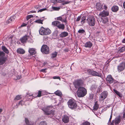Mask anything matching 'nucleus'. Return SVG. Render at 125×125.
I'll list each match as a JSON object with an SVG mask.
<instances>
[{"label": "nucleus", "instance_id": "1", "mask_svg": "<svg viewBox=\"0 0 125 125\" xmlns=\"http://www.w3.org/2000/svg\"><path fill=\"white\" fill-rule=\"evenodd\" d=\"M86 90L82 87H79L77 91V95L79 97H82L85 96L87 94Z\"/></svg>", "mask_w": 125, "mask_h": 125}, {"label": "nucleus", "instance_id": "2", "mask_svg": "<svg viewBox=\"0 0 125 125\" xmlns=\"http://www.w3.org/2000/svg\"><path fill=\"white\" fill-rule=\"evenodd\" d=\"M52 107L50 106H48L43 108L42 110L44 112V114L47 115H49L51 114L53 115L54 111L52 110Z\"/></svg>", "mask_w": 125, "mask_h": 125}, {"label": "nucleus", "instance_id": "3", "mask_svg": "<svg viewBox=\"0 0 125 125\" xmlns=\"http://www.w3.org/2000/svg\"><path fill=\"white\" fill-rule=\"evenodd\" d=\"M68 104L69 107L72 109H75L77 107L76 102L73 99H70L68 101Z\"/></svg>", "mask_w": 125, "mask_h": 125}, {"label": "nucleus", "instance_id": "4", "mask_svg": "<svg viewBox=\"0 0 125 125\" xmlns=\"http://www.w3.org/2000/svg\"><path fill=\"white\" fill-rule=\"evenodd\" d=\"M52 25L56 26L59 29L63 30L65 28L64 25L62 24H61L60 22L56 21L53 22L52 23Z\"/></svg>", "mask_w": 125, "mask_h": 125}, {"label": "nucleus", "instance_id": "5", "mask_svg": "<svg viewBox=\"0 0 125 125\" xmlns=\"http://www.w3.org/2000/svg\"><path fill=\"white\" fill-rule=\"evenodd\" d=\"M88 25L90 26H94L95 23V19L94 17L91 16L89 17L87 19Z\"/></svg>", "mask_w": 125, "mask_h": 125}, {"label": "nucleus", "instance_id": "6", "mask_svg": "<svg viewBox=\"0 0 125 125\" xmlns=\"http://www.w3.org/2000/svg\"><path fill=\"white\" fill-rule=\"evenodd\" d=\"M87 72L89 74L91 75L94 76H97L101 77L102 76V74L99 72H97L93 70L89 69L87 70Z\"/></svg>", "mask_w": 125, "mask_h": 125}, {"label": "nucleus", "instance_id": "7", "mask_svg": "<svg viewBox=\"0 0 125 125\" xmlns=\"http://www.w3.org/2000/svg\"><path fill=\"white\" fill-rule=\"evenodd\" d=\"M5 54L4 52H0V65L4 64L7 60Z\"/></svg>", "mask_w": 125, "mask_h": 125}, {"label": "nucleus", "instance_id": "8", "mask_svg": "<svg viewBox=\"0 0 125 125\" xmlns=\"http://www.w3.org/2000/svg\"><path fill=\"white\" fill-rule=\"evenodd\" d=\"M41 51L42 53L45 54H48L49 52V48L46 45H43L42 46Z\"/></svg>", "mask_w": 125, "mask_h": 125}, {"label": "nucleus", "instance_id": "9", "mask_svg": "<svg viewBox=\"0 0 125 125\" xmlns=\"http://www.w3.org/2000/svg\"><path fill=\"white\" fill-rule=\"evenodd\" d=\"M75 87L77 88L83 84V81L81 80H78L75 81L73 83Z\"/></svg>", "mask_w": 125, "mask_h": 125}, {"label": "nucleus", "instance_id": "10", "mask_svg": "<svg viewBox=\"0 0 125 125\" xmlns=\"http://www.w3.org/2000/svg\"><path fill=\"white\" fill-rule=\"evenodd\" d=\"M125 68V63L122 62L120 63L117 66V70L118 71L120 72L123 71Z\"/></svg>", "mask_w": 125, "mask_h": 125}, {"label": "nucleus", "instance_id": "11", "mask_svg": "<svg viewBox=\"0 0 125 125\" xmlns=\"http://www.w3.org/2000/svg\"><path fill=\"white\" fill-rule=\"evenodd\" d=\"M106 80L108 83L110 84L113 83L114 81V79L111 75L107 76L106 79Z\"/></svg>", "mask_w": 125, "mask_h": 125}, {"label": "nucleus", "instance_id": "12", "mask_svg": "<svg viewBox=\"0 0 125 125\" xmlns=\"http://www.w3.org/2000/svg\"><path fill=\"white\" fill-rule=\"evenodd\" d=\"M120 119L118 117L115 118V120H113L111 123V125H115L118 124L120 122Z\"/></svg>", "mask_w": 125, "mask_h": 125}, {"label": "nucleus", "instance_id": "13", "mask_svg": "<svg viewBox=\"0 0 125 125\" xmlns=\"http://www.w3.org/2000/svg\"><path fill=\"white\" fill-rule=\"evenodd\" d=\"M100 16L102 17H106L109 15V12L107 11H103L100 14Z\"/></svg>", "mask_w": 125, "mask_h": 125}, {"label": "nucleus", "instance_id": "14", "mask_svg": "<svg viewBox=\"0 0 125 125\" xmlns=\"http://www.w3.org/2000/svg\"><path fill=\"white\" fill-rule=\"evenodd\" d=\"M103 6V4L99 2L96 3L95 5V7L98 10H100L103 9L102 7Z\"/></svg>", "mask_w": 125, "mask_h": 125}, {"label": "nucleus", "instance_id": "15", "mask_svg": "<svg viewBox=\"0 0 125 125\" xmlns=\"http://www.w3.org/2000/svg\"><path fill=\"white\" fill-rule=\"evenodd\" d=\"M107 92L106 91L103 92L101 94V98L103 100H104L107 97Z\"/></svg>", "mask_w": 125, "mask_h": 125}, {"label": "nucleus", "instance_id": "16", "mask_svg": "<svg viewBox=\"0 0 125 125\" xmlns=\"http://www.w3.org/2000/svg\"><path fill=\"white\" fill-rule=\"evenodd\" d=\"M29 38V37L27 35L25 36L21 39V42L23 43H26L28 38Z\"/></svg>", "mask_w": 125, "mask_h": 125}, {"label": "nucleus", "instance_id": "17", "mask_svg": "<svg viewBox=\"0 0 125 125\" xmlns=\"http://www.w3.org/2000/svg\"><path fill=\"white\" fill-rule=\"evenodd\" d=\"M62 120L65 123H67L69 121V118L67 116L65 115L62 118Z\"/></svg>", "mask_w": 125, "mask_h": 125}, {"label": "nucleus", "instance_id": "18", "mask_svg": "<svg viewBox=\"0 0 125 125\" xmlns=\"http://www.w3.org/2000/svg\"><path fill=\"white\" fill-rule=\"evenodd\" d=\"M92 43L90 42H88L84 44V46L86 48H90L92 46Z\"/></svg>", "mask_w": 125, "mask_h": 125}, {"label": "nucleus", "instance_id": "19", "mask_svg": "<svg viewBox=\"0 0 125 125\" xmlns=\"http://www.w3.org/2000/svg\"><path fill=\"white\" fill-rule=\"evenodd\" d=\"M57 20L60 21L62 22H65L66 24L67 22L66 18H63L61 16L57 17Z\"/></svg>", "mask_w": 125, "mask_h": 125}, {"label": "nucleus", "instance_id": "20", "mask_svg": "<svg viewBox=\"0 0 125 125\" xmlns=\"http://www.w3.org/2000/svg\"><path fill=\"white\" fill-rule=\"evenodd\" d=\"M45 30V28L42 27L39 30L40 34L42 35H44Z\"/></svg>", "mask_w": 125, "mask_h": 125}, {"label": "nucleus", "instance_id": "21", "mask_svg": "<svg viewBox=\"0 0 125 125\" xmlns=\"http://www.w3.org/2000/svg\"><path fill=\"white\" fill-rule=\"evenodd\" d=\"M68 35V33L64 31L61 32L59 35L62 38Z\"/></svg>", "mask_w": 125, "mask_h": 125}, {"label": "nucleus", "instance_id": "22", "mask_svg": "<svg viewBox=\"0 0 125 125\" xmlns=\"http://www.w3.org/2000/svg\"><path fill=\"white\" fill-rule=\"evenodd\" d=\"M17 51L18 53L22 54H24L25 52L23 49L21 48L17 49Z\"/></svg>", "mask_w": 125, "mask_h": 125}, {"label": "nucleus", "instance_id": "23", "mask_svg": "<svg viewBox=\"0 0 125 125\" xmlns=\"http://www.w3.org/2000/svg\"><path fill=\"white\" fill-rule=\"evenodd\" d=\"M29 52L31 54H34L36 53L35 49L30 48L29 49Z\"/></svg>", "mask_w": 125, "mask_h": 125}, {"label": "nucleus", "instance_id": "24", "mask_svg": "<svg viewBox=\"0 0 125 125\" xmlns=\"http://www.w3.org/2000/svg\"><path fill=\"white\" fill-rule=\"evenodd\" d=\"M115 32V30L113 28L110 29L108 30V33L110 35H112L114 34Z\"/></svg>", "mask_w": 125, "mask_h": 125}, {"label": "nucleus", "instance_id": "25", "mask_svg": "<svg viewBox=\"0 0 125 125\" xmlns=\"http://www.w3.org/2000/svg\"><path fill=\"white\" fill-rule=\"evenodd\" d=\"M44 35H47L51 33V30L48 28L45 29L44 31Z\"/></svg>", "mask_w": 125, "mask_h": 125}, {"label": "nucleus", "instance_id": "26", "mask_svg": "<svg viewBox=\"0 0 125 125\" xmlns=\"http://www.w3.org/2000/svg\"><path fill=\"white\" fill-rule=\"evenodd\" d=\"M111 9L112 11L114 12H116L118 10V7L117 6H113Z\"/></svg>", "mask_w": 125, "mask_h": 125}, {"label": "nucleus", "instance_id": "27", "mask_svg": "<svg viewBox=\"0 0 125 125\" xmlns=\"http://www.w3.org/2000/svg\"><path fill=\"white\" fill-rule=\"evenodd\" d=\"M113 91L116 94H117L120 97H122L123 96L122 94L116 90L114 89Z\"/></svg>", "mask_w": 125, "mask_h": 125}, {"label": "nucleus", "instance_id": "28", "mask_svg": "<svg viewBox=\"0 0 125 125\" xmlns=\"http://www.w3.org/2000/svg\"><path fill=\"white\" fill-rule=\"evenodd\" d=\"M99 107V105L98 104V102L96 101L95 103L94 106V111L96 110Z\"/></svg>", "mask_w": 125, "mask_h": 125}, {"label": "nucleus", "instance_id": "29", "mask_svg": "<svg viewBox=\"0 0 125 125\" xmlns=\"http://www.w3.org/2000/svg\"><path fill=\"white\" fill-rule=\"evenodd\" d=\"M65 0H51V2L54 3H57L58 2H61Z\"/></svg>", "mask_w": 125, "mask_h": 125}, {"label": "nucleus", "instance_id": "30", "mask_svg": "<svg viewBox=\"0 0 125 125\" xmlns=\"http://www.w3.org/2000/svg\"><path fill=\"white\" fill-rule=\"evenodd\" d=\"M54 94L60 97H61L62 96V94L61 92L59 90H58L54 92Z\"/></svg>", "mask_w": 125, "mask_h": 125}, {"label": "nucleus", "instance_id": "31", "mask_svg": "<svg viewBox=\"0 0 125 125\" xmlns=\"http://www.w3.org/2000/svg\"><path fill=\"white\" fill-rule=\"evenodd\" d=\"M15 17L14 16H12L9 19L8 21V23L11 22L12 21H13L15 20Z\"/></svg>", "mask_w": 125, "mask_h": 125}, {"label": "nucleus", "instance_id": "32", "mask_svg": "<svg viewBox=\"0 0 125 125\" xmlns=\"http://www.w3.org/2000/svg\"><path fill=\"white\" fill-rule=\"evenodd\" d=\"M2 50L6 53H8V51L5 46H2Z\"/></svg>", "mask_w": 125, "mask_h": 125}, {"label": "nucleus", "instance_id": "33", "mask_svg": "<svg viewBox=\"0 0 125 125\" xmlns=\"http://www.w3.org/2000/svg\"><path fill=\"white\" fill-rule=\"evenodd\" d=\"M42 21L43 20H40V19H39L38 20H37L36 21H35V22L36 23H41V24H42Z\"/></svg>", "mask_w": 125, "mask_h": 125}, {"label": "nucleus", "instance_id": "34", "mask_svg": "<svg viewBox=\"0 0 125 125\" xmlns=\"http://www.w3.org/2000/svg\"><path fill=\"white\" fill-rule=\"evenodd\" d=\"M57 53L56 52H55L54 53L52 54V55L51 57L52 58H53L56 57L57 55Z\"/></svg>", "mask_w": 125, "mask_h": 125}, {"label": "nucleus", "instance_id": "35", "mask_svg": "<svg viewBox=\"0 0 125 125\" xmlns=\"http://www.w3.org/2000/svg\"><path fill=\"white\" fill-rule=\"evenodd\" d=\"M39 125H47V123L45 121L41 122L39 124Z\"/></svg>", "mask_w": 125, "mask_h": 125}, {"label": "nucleus", "instance_id": "36", "mask_svg": "<svg viewBox=\"0 0 125 125\" xmlns=\"http://www.w3.org/2000/svg\"><path fill=\"white\" fill-rule=\"evenodd\" d=\"M94 96V95L92 93H91L89 94V99H92Z\"/></svg>", "mask_w": 125, "mask_h": 125}, {"label": "nucleus", "instance_id": "37", "mask_svg": "<svg viewBox=\"0 0 125 125\" xmlns=\"http://www.w3.org/2000/svg\"><path fill=\"white\" fill-rule=\"evenodd\" d=\"M21 95H17L15 98L14 99L15 100H19L21 99Z\"/></svg>", "mask_w": 125, "mask_h": 125}, {"label": "nucleus", "instance_id": "38", "mask_svg": "<svg viewBox=\"0 0 125 125\" xmlns=\"http://www.w3.org/2000/svg\"><path fill=\"white\" fill-rule=\"evenodd\" d=\"M108 21V18L107 17L104 18L103 20V22L104 23H107Z\"/></svg>", "mask_w": 125, "mask_h": 125}, {"label": "nucleus", "instance_id": "39", "mask_svg": "<svg viewBox=\"0 0 125 125\" xmlns=\"http://www.w3.org/2000/svg\"><path fill=\"white\" fill-rule=\"evenodd\" d=\"M90 123L87 121H86L83 122L82 124V125H90Z\"/></svg>", "mask_w": 125, "mask_h": 125}, {"label": "nucleus", "instance_id": "40", "mask_svg": "<svg viewBox=\"0 0 125 125\" xmlns=\"http://www.w3.org/2000/svg\"><path fill=\"white\" fill-rule=\"evenodd\" d=\"M85 18L84 17H83L82 19V21H81V23L83 24L85 23Z\"/></svg>", "mask_w": 125, "mask_h": 125}, {"label": "nucleus", "instance_id": "41", "mask_svg": "<svg viewBox=\"0 0 125 125\" xmlns=\"http://www.w3.org/2000/svg\"><path fill=\"white\" fill-rule=\"evenodd\" d=\"M41 96V91H39L38 92V95H37L35 96L34 97V98L36 97H40Z\"/></svg>", "mask_w": 125, "mask_h": 125}, {"label": "nucleus", "instance_id": "42", "mask_svg": "<svg viewBox=\"0 0 125 125\" xmlns=\"http://www.w3.org/2000/svg\"><path fill=\"white\" fill-rule=\"evenodd\" d=\"M78 32L79 33H83L85 32V31L83 29H80L78 31Z\"/></svg>", "mask_w": 125, "mask_h": 125}, {"label": "nucleus", "instance_id": "43", "mask_svg": "<svg viewBox=\"0 0 125 125\" xmlns=\"http://www.w3.org/2000/svg\"><path fill=\"white\" fill-rule=\"evenodd\" d=\"M125 49H124L123 47L121 48L118 51V52L119 53L125 51Z\"/></svg>", "mask_w": 125, "mask_h": 125}, {"label": "nucleus", "instance_id": "44", "mask_svg": "<svg viewBox=\"0 0 125 125\" xmlns=\"http://www.w3.org/2000/svg\"><path fill=\"white\" fill-rule=\"evenodd\" d=\"M52 9L54 10H58L60 9V8L59 7H52Z\"/></svg>", "mask_w": 125, "mask_h": 125}, {"label": "nucleus", "instance_id": "45", "mask_svg": "<svg viewBox=\"0 0 125 125\" xmlns=\"http://www.w3.org/2000/svg\"><path fill=\"white\" fill-rule=\"evenodd\" d=\"M33 17V15H29L27 16V17L26 19L27 20H28L29 19H30L31 17Z\"/></svg>", "mask_w": 125, "mask_h": 125}, {"label": "nucleus", "instance_id": "46", "mask_svg": "<svg viewBox=\"0 0 125 125\" xmlns=\"http://www.w3.org/2000/svg\"><path fill=\"white\" fill-rule=\"evenodd\" d=\"M27 40H28V42H29L32 43L33 42V40L32 39H31L29 37V38H28Z\"/></svg>", "mask_w": 125, "mask_h": 125}, {"label": "nucleus", "instance_id": "47", "mask_svg": "<svg viewBox=\"0 0 125 125\" xmlns=\"http://www.w3.org/2000/svg\"><path fill=\"white\" fill-rule=\"evenodd\" d=\"M25 122L26 124L28 125L29 123V120H28L27 118H25Z\"/></svg>", "mask_w": 125, "mask_h": 125}, {"label": "nucleus", "instance_id": "48", "mask_svg": "<svg viewBox=\"0 0 125 125\" xmlns=\"http://www.w3.org/2000/svg\"><path fill=\"white\" fill-rule=\"evenodd\" d=\"M25 103V102L24 101L21 100V101L19 103V104H20L21 105H23Z\"/></svg>", "mask_w": 125, "mask_h": 125}, {"label": "nucleus", "instance_id": "49", "mask_svg": "<svg viewBox=\"0 0 125 125\" xmlns=\"http://www.w3.org/2000/svg\"><path fill=\"white\" fill-rule=\"evenodd\" d=\"M53 78L54 79H58L59 80L60 79V77L58 76H54L53 77Z\"/></svg>", "mask_w": 125, "mask_h": 125}, {"label": "nucleus", "instance_id": "50", "mask_svg": "<svg viewBox=\"0 0 125 125\" xmlns=\"http://www.w3.org/2000/svg\"><path fill=\"white\" fill-rule=\"evenodd\" d=\"M46 9V8H43L42 9H41L39 10L38 11V12H42V11L45 10Z\"/></svg>", "mask_w": 125, "mask_h": 125}, {"label": "nucleus", "instance_id": "51", "mask_svg": "<svg viewBox=\"0 0 125 125\" xmlns=\"http://www.w3.org/2000/svg\"><path fill=\"white\" fill-rule=\"evenodd\" d=\"M81 19V17L80 16H79L76 19V21H79Z\"/></svg>", "mask_w": 125, "mask_h": 125}, {"label": "nucleus", "instance_id": "52", "mask_svg": "<svg viewBox=\"0 0 125 125\" xmlns=\"http://www.w3.org/2000/svg\"><path fill=\"white\" fill-rule=\"evenodd\" d=\"M34 94H28L26 96L27 97H29V96H32L33 97L34 96L33 95H34Z\"/></svg>", "mask_w": 125, "mask_h": 125}, {"label": "nucleus", "instance_id": "53", "mask_svg": "<svg viewBox=\"0 0 125 125\" xmlns=\"http://www.w3.org/2000/svg\"><path fill=\"white\" fill-rule=\"evenodd\" d=\"M107 8V7L104 4V9H105V10H106Z\"/></svg>", "mask_w": 125, "mask_h": 125}, {"label": "nucleus", "instance_id": "54", "mask_svg": "<svg viewBox=\"0 0 125 125\" xmlns=\"http://www.w3.org/2000/svg\"><path fill=\"white\" fill-rule=\"evenodd\" d=\"M26 25H27L26 24H25V23H23L21 25V27L25 26H26Z\"/></svg>", "mask_w": 125, "mask_h": 125}, {"label": "nucleus", "instance_id": "55", "mask_svg": "<svg viewBox=\"0 0 125 125\" xmlns=\"http://www.w3.org/2000/svg\"><path fill=\"white\" fill-rule=\"evenodd\" d=\"M112 115H111L110 116V118L109 119V121H108V123H110L111 121V119H112Z\"/></svg>", "mask_w": 125, "mask_h": 125}, {"label": "nucleus", "instance_id": "56", "mask_svg": "<svg viewBox=\"0 0 125 125\" xmlns=\"http://www.w3.org/2000/svg\"><path fill=\"white\" fill-rule=\"evenodd\" d=\"M36 11L35 10H32L30 11V13H36Z\"/></svg>", "mask_w": 125, "mask_h": 125}, {"label": "nucleus", "instance_id": "57", "mask_svg": "<svg viewBox=\"0 0 125 125\" xmlns=\"http://www.w3.org/2000/svg\"><path fill=\"white\" fill-rule=\"evenodd\" d=\"M17 79H20L21 78V76H17Z\"/></svg>", "mask_w": 125, "mask_h": 125}, {"label": "nucleus", "instance_id": "58", "mask_svg": "<svg viewBox=\"0 0 125 125\" xmlns=\"http://www.w3.org/2000/svg\"><path fill=\"white\" fill-rule=\"evenodd\" d=\"M46 69H43L41 70V71L42 72H45Z\"/></svg>", "mask_w": 125, "mask_h": 125}, {"label": "nucleus", "instance_id": "59", "mask_svg": "<svg viewBox=\"0 0 125 125\" xmlns=\"http://www.w3.org/2000/svg\"><path fill=\"white\" fill-rule=\"evenodd\" d=\"M34 8L36 9H38L39 8V6H34Z\"/></svg>", "mask_w": 125, "mask_h": 125}, {"label": "nucleus", "instance_id": "60", "mask_svg": "<svg viewBox=\"0 0 125 125\" xmlns=\"http://www.w3.org/2000/svg\"><path fill=\"white\" fill-rule=\"evenodd\" d=\"M123 6L124 8L125 9V1L123 3Z\"/></svg>", "mask_w": 125, "mask_h": 125}, {"label": "nucleus", "instance_id": "61", "mask_svg": "<svg viewBox=\"0 0 125 125\" xmlns=\"http://www.w3.org/2000/svg\"><path fill=\"white\" fill-rule=\"evenodd\" d=\"M122 42L123 43H125V39H123V40H122Z\"/></svg>", "mask_w": 125, "mask_h": 125}, {"label": "nucleus", "instance_id": "62", "mask_svg": "<svg viewBox=\"0 0 125 125\" xmlns=\"http://www.w3.org/2000/svg\"><path fill=\"white\" fill-rule=\"evenodd\" d=\"M3 110L1 109H0V113H1L2 111Z\"/></svg>", "mask_w": 125, "mask_h": 125}, {"label": "nucleus", "instance_id": "63", "mask_svg": "<svg viewBox=\"0 0 125 125\" xmlns=\"http://www.w3.org/2000/svg\"><path fill=\"white\" fill-rule=\"evenodd\" d=\"M4 14L3 13V12L1 13V15L2 16H1V17H2V16Z\"/></svg>", "mask_w": 125, "mask_h": 125}, {"label": "nucleus", "instance_id": "64", "mask_svg": "<svg viewBox=\"0 0 125 125\" xmlns=\"http://www.w3.org/2000/svg\"><path fill=\"white\" fill-rule=\"evenodd\" d=\"M65 4H67L69 2H65Z\"/></svg>", "mask_w": 125, "mask_h": 125}]
</instances>
